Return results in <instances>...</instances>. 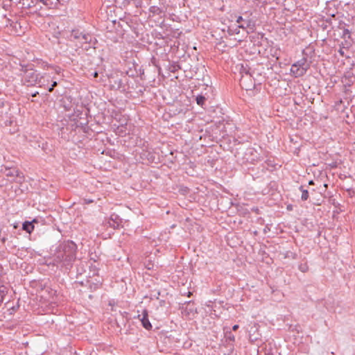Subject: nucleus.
I'll return each mask as SVG.
<instances>
[{"instance_id":"nucleus-1","label":"nucleus","mask_w":355,"mask_h":355,"mask_svg":"<svg viewBox=\"0 0 355 355\" xmlns=\"http://www.w3.org/2000/svg\"><path fill=\"white\" fill-rule=\"evenodd\" d=\"M76 245L73 241H64L59 245L54 254V261L69 266L76 259Z\"/></svg>"},{"instance_id":"nucleus-2","label":"nucleus","mask_w":355,"mask_h":355,"mask_svg":"<svg viewBox=\"0 0 355 355\" xmlns=\"http://www.w3.org/2000/svg\"><path fill=\"white\" fill-rule=\"evenodd\" d=\"M235 157L241 164H254L260 161V154L252 147H241L236 151Z\"/></svg>"},{"instance_id":"nucleus-3","label":"nucleus","mask_w":355,"mask_h":355,"mask_svg":"<svg viewBox=\"0 0 355 355\" xmlns=\"http://www.w3.org/2000/svg\"><path fill=\"white\" fill-rule=\"evenodd\" d=\"M44 78V76H42L40 78V79H39V74L37 73L33 69H26L24 71V75L21 81L24 85L29 87L33 86L37 83H42V80Z\"/></svg>"},{"instance_id":"nucleus-4","label":"nucleus","mask_w":355,"mask_h":355,"mask_svg":"<svg viewBox=\"0 0 355 355\" xmlns=\"http://www.w3.org/2000/svg\"><path fill=\"white\" fill-rule=\"evenodd\" d=\"M309 67L307 59L302 58L291 66V71L295 77H300L306 73Z\"/></svg>"},{"instance_id":"nucleus-5","label":"nucleus","mask_w":355,"mask_h":355,"mask_svg":"<svg viewBox=\"0 0 355 355\" xmlns=\"http://www.w3.org/2000/svg\"><path fill=\"white\" fill-rule=\"evenodd\" d=\"M71 37L74 40H77L81 44V47H83V44H91L93 40L92 35L88 33H83L78 31H73Z\"/></svg>"},{"instance_id":"nucleus-6","label":"nucleus","mask_w":355,"mask_h":355,"mask_svg":"<svg viewBox=\"0 0 355 355\" xmlns=\"http://www.w3.org/2000/svg\"><path fill=\"white\" fill-rule=\"evenodd\" d=\"M1 172L10 182L16 181L18 178L20 179L24 178L23 175H21L22 173L15 167H5L4 170L1 169Z\"/></svg>"},{"instance_id":"nucleus-7","label":"nucleus","mask_w":355,"mask_h":355,"mask_svg":"<svg viewBox=\"0 0 355 355\" xmlns=\"http://www.w3.org/2000/svg\"><path fill=\"white\" fill-rule=\"evenodd\" d=\"M138 318L141 322L142 326L147 330L152 328V325L148 320V314L147 310H144L141 315H138Z\"/></svg>"},{"instance_id":"nucleus-8","label":"nucleus","mask_w":355,"mask_h":355,"mask_svg":"<svg viewBox=\"0 0 355 355\" xmlns=\"http://www.w3.org/2000/svg\"><path fill=\"white\" fill-rule=\"evenodd\" d=\"M250 67L247 64H241L240 67V73L241 74V85H244L245 83V75L246 76H249L250 78L252 77V73L250 71Z\"/></svg>"},{"instance_id":"nucleus-9","label":"nucleus","mask_w":355,"mask_h":355,"mask_svg":"<svg viewBox=\"0 0 355 355\" xmlns=\"http://www.w3.org/2000/svg\"><path fill=\"white\" fill-rule=\"evenodd\" d=\"M119 216L116 214H112L110 216V220L108 222L110 226L113 228H116L119 226Z\"/></svg>"},{"instance_id":"nucleus-10","label":"nucleus","mask_w":355,"mask_h":355,"mask_svg":"<svg viewBox=\"0 0 355 355\" xmlns=\"http://www.w3.org/2000/svg\"><path fill=\"white\" fill-rule=\"evenodd\" d=\"M23 230L28 233H31L34 230L33 222L26 221L23 223Z\"/></svg>"},{"instance_id":"nucleus-11","label":"nucleus","mask_w":355,"mask_h":355,"mask_svg":"<svg viewBox=\"0 0 355 355\" xmlns=\"http://www.w3.org/2000/svg\"><path fill=\"white\" fill-rule=\"evenodd\" d=\"M149 12L152 14V16L159 15L162 13V10L158 6H153L149 8Z\"/></svg>"},{"instance_id":"nucleus-12","label":"nucleus","mask_w":355,"mask_h":355,"mask_svg":"<svg viewBox=\"0 0 355 355\" xmlns=\"http://www.w3.org/2000/svg\"><path fill=\"white\" fill-rule=\"evenodd\" d=\"M7 292V287L3 285H0V303H1L3 301L4 297L6 296Z\"/></svg>"},{"instance_id":"nucleus-13","label":"nucleus","mask_w":355,"mask_h":355,"mask_svg":"<svg viewBox=\"0 0 355 355\" xmlns=\"http://www.w3.org/2000/svg\"><path fill=\"white\" fill-rule=\"evenodd\" d=\"M300 191H302V196H301V199H302L303 201L306 200L309 198V191H308V190L304 189L303 186H301V187H300Z\"/></svg>"},{"instance_id":"nucleus-14","label":"nucleus","mask_w":355,"mask_h":355,"mask_svg":"<svg viewBox=\"0 0 355 355\" xmlns=\"http://www.w3.org/2000/svg\"><path fill=\"white\" fill-rule=\"evenodd\" d=\"M196 103L198 105H200V106H202L204 104H205V102L206 101V98L205 96H202V95H198L197 97H196Z\"/></svg>"},{"instance_id":"nucleus-15","label":"nucleus","mask_w":355,"mask_h":355,"mask_svg":"<svg viewBox=\"0 0 355 355\" xmlns=\"http://www.w3.org/2000/svg\"><path fill=\"white\" fill-rule=\"evenodd\" d=\"M250 26V20L244 21V22H243L242 24L238 25V28H242L243 30L247 29Z\"/></svg>"},{"instance_id":"nucleus-16","label":"nucleus","mask_w":355,"mask_h":355,"mask_svg":"<svg viewBox=\"0 0 355 355\" xmlns=\"http://www.w3.org/2000/svg\"><path fill=\"white\" fill-rule=\"evenodd\" d=\"M299 270L302 272H306L309 270V266L306 263H301L298 266Z\"/></svg>"},{"instance_id":"nucleus-17","label":"nucleus","mask_w":355,"mask_h":355,"mask_svg":"<svg viewBox=\"0 0 355 355\" xmlns=\"http://www.w3.org/2000/svg\"><path fill=\"white\" fill-rule=\"evenodd\" d=\"M239 28H238V27L234 28V29L229 28H228V33L231 35H233L234 34H239L240 31H239Z\"/></svg>"},{"instance_id":"nucleus-18","label":"nucleus","mask_w":355,"mask_h":355,"mask_svg":"<svg viewBox=\"0 0 355 355\" xmlns=\"http://www.w3.org/2000/svg\"><path fill=\"white\" fill-rule=\"evenodd\" d=\"M226 338L230 341H234L235 340V337L232 334L231 331H229V332H227L226 333Z\"/></svg>"},{"instance_id":"nucleus-19","label":"nucleus","mask_w":355,"mask_h":355,"mask_svg":"<svg viewBox=\"0 0 355 355\" xmlns=\"http://www.w3.org/2000/svg\"><path fill=\"white\" fill-rule=\"evenodd\" d=\"M146 265V268L148 269V270H151L153 268V266H154V264L153 263H151L150 261H148V263H145Z\"/></svg>"},{"instance_id":"nucleus-20","label":"nucleus","mask_w":355,"mask_h":355,"mask_svg":"<svg viewBox=\"0 0 355 355\" xmlns=\"http://www.w3.org/2000/svg\"><path fill=\"white\" fill-rule=\"evenodd\" d=\"M247 19H244L241 16H239L237 17L236 19V23L239 24H242L243 22H244V21H246Z\"/></svg>"},{"instance_id":"nucleus-21","label":"nucleus","mask_w":355,"mask_h":355,"mask_svg":"<svg viewBox=\"0 0 355 355\" xmlns=\"http://www.w3.org/2000/svg\"><path fill=\"white\" fill-rule=\"evenodd\" d=\"M92 76L94 78H96L98 76V73L97 71H94V73H92Z\"/></svg>"},{"instance_id":"nucleus-22","label":"nucleus","mask_w":355,"mask_h":355,"mask_svg":"<svg viewBox=\"0 0 355 355\" xmlns=\"http://www.w3.org/2000/svg\"><path fill=\"white\" fill-rule=\"evenodd\" d=\"M352 73L355 76V64H354L352 67Z\"/></svg>"},{"instance_id":"nucleus-23","label":"nucleus","mask_w":355,"mask_h":355,"mask_svg":"<svg viewBox=\"0 0 355 355\" xmlns=\"http://www.w3.org/2000/svg\"><path fill=\"white\" fill-rule=\"evenodd\" d=\"M338 52L342 56H344L345 53L343 49H340Z\"/></svg>"},{"instance_id":"nucleus-24","label":"nucleus","mask_w":355,"mask_h":355,"mask_svg":"<svg viewBox=\"0 0 355 355\" xmlns=\"http://www.w3.org/2000/svg\"><path fill=\"white\" fill-rule=\"evenodd\" d=\"M123 126H121V128H120V127H118L119 132L120 134L123 133V130H122V129H123Z\"/></svg>"},{"instance_id":"nucleus-25","label":"nucleus","mask_w":355,"mask_h":355,"mask_svg":"<svg viewBox=\"0 0 355 355\" xmlns=\"http://www.w3.org/2000/svg\"><path fill=\"white\" fill-rule=\"evenodd\" d=\"M239 325H238V324H235V325H234V326L232 327V329H233L234 331H236V330L239 329Z\"/></svg>"},{"instance_id":"nucleus-26","label":"nucleus","mask_w":355,"mask_h":355,"mask_svg":"<svg viewBox=\"0 0 355 355\" xmlns=\"http://www.w3.org/2000/svg\"><path fill=\"white\" fill-rule=\"evenodd\" d=\"M58 85V83L56 81H53L51 86L54 88L55 87H56Z\"/></svg>"},{"instance_id":"nucleus-27","label":"nucleus","mask_w":355,"mask_h":355,"mask_svg":"<svg viewBox=\"0 0 355 355\" xmlns=\"http://www.w3.org/2000/svg\"><path fill=\"white\" fill-rule=\"evenodd\" d=\"M121 80H119V81H118L117 88H120V87H121Z\"/></svg>"},{"instance_id":"nucleus-28","label":"nucleus","mask_w":355,"mask_h":355,"mask_svg":"<svg viewBox=\"0 0 355 355\" xmlns=\"http://www.w3.org/2000/svg\"><path fill=\"white\" fill-rule=\"evenodd\" d=\"M53 89H54V88L51 86V87H50L49 88V89H48V90H49V92H52L53 91Z\"/></svg>"},{"instance_id":"nucleus-29","label":"nucleus","mask_w":355,"mask_h":355,"mask_svg":"<svg viewBox=\"0 0 355 355\" xmlns=\"http://www.w3.org/2000/svg\"><path fill=\"white\" fill-rule=\"evenodd\" d=\"M85 201H86V203H87V204H89V203H92V202H94L92 200H85Z\"/></svg>"},{"instance_id":"nucleus-30","label":"nucleus","mask_w":355,"mask_h":355,"mask_svg":"<svg viewBox=\"0 0 355 355\" xmlns=\"http://www.w3.org/2000/svg\"><path fill=\"white\" fill-rule=\"evenodd\" d=\"M37 94H38V92H35L34 94H32V96L35 97V96H36Z\"/></svg>"},{"instance_id":"nucleus-31","label":"nucleus","mask_w":355,"mask_h":355,"mask_svg":"<svg viewBox=\"0 0 355 355\" xmlns=\"http://www.w3.org/2000/svg\"><path fill=\"white\" fill-rule=\"evenodd\" d=\"M314 184V182H313V180H310V181L309 182V184Z\"/></svg>"}]
</instances>
